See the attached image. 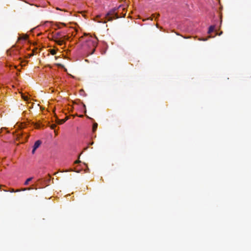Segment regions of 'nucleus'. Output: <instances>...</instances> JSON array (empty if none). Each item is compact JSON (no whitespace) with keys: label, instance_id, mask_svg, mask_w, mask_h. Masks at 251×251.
Wrapping results in <instances>:
<instances>
[{"label":"nucleus","instance_id":"nucleus-10","mask_svg":"<svg viewBox=\"0 0 251 251\" xmlns=\"http://www.w3.org/2000/svg\"><path fill=\"white\" fill-rule=\"evenodd\" d=\"M97 127H98V124L97 123H95L93 124V131H95L96 130Z\"/></svg>","mask_w":251,"mask_h":251},{"label":"nucleus","instance_id":"nucleus-1","mask_svg":"<svg viewBox=\"0 0 251 251\" xmlns=\"http://www.w3.org/2000/svg\"><path fill=\"white\" fill-rule=\"evenodd\" d=\"M80 41L83 42L82 47L87 53L93 54L98 44V39L96 36L89 34H84L80 38Z\"/></svg>","mask_w":251,"mask_h":251},{"label":"nucleus","instance_id":"nucleus-4","mask_svg":"<svg viewBox=\"0 0 251 251\" xmlns=\"http://www.w3.org/2000/svg\"><path fill=\"white\" fill-rule=\"evenodd\" d=\"M105 19L103 21H100V22L105 23L107 21L112 20V18L110 16V13H108L104 17Z\"/></svg>","mask_w":251,"mask_h":251},{"label":"nucleus","instance_id":"nucleus-5","mask_svg":"<svg viewBox=\"0 0 251 251\" xmlns=\"http://www.w3.org/2000/svg\"><path fill=\"white\" fill-rule=\"evenodd\" d=\"M31 189H32L31 188H23V189H22L14 190L13 188H11L8 191H9V192H10L11 193L18 192H20V191H25V190H31Z\"/></svg>","mask_w":251,"mask_h":251},{"label":"nucleus","instance_id":"nucleus-17","mask_svg":"<svg viewBox=\"0 0 251 251\" xmlns=\"http://www.w3.org/2000/svg\"><path fill=\"white\" fill-rule=\"evenodd\" d=\"M221 34H222V32H221V33L219 34V35H220Z\"/></svg>","mask_w":251,"mask_h":251},{"label":"nucleus","instance_id":"nucleus-14","mask_svg":"<svg viewBox=\"0 0 251 251\" xmlns=\"http://www.w3.org/2000/svg\"><path fill=\"white\" fill-rule=\"evenodd\" d=\"M26 38H27V36H25L24 38V39L25 40V39H26Z\"/></svg>","mask_w":251,"mask_h":251},{"label":"nucleus","instance_id":"nucleus-3","mask_svg":"<svg viewBox=\"0 0 251 251\" xmlns=\"http://www.w3.org/2000/svg\"><path fill=\"white\" fill-rule=\"evenodd\" d=\"M41 144V142L40 140H37L35 142V143H34V146H33V150L32 151V153L33 154L34 153L35 151L36 150V149L37 148H39V147L40 146Z\"/></svg>","mask_w":251,"mask_h":251},{"label":"nucleus","instance_id":"nucleus-7","mask_svg":"<svg viewBox=\"0 0 251 251\" xmlns=\"http://www.w3.org/2000/svg\"><path fill=\"white\" fill-rule=\"evenodd\" d=\"M214 29H215V25H210L208 28V34L211 33L214 30Z\"/></svg>","mask_w":251,"mask_h":251},{"label":"nucleus","instance_id":"nucleus-11","mask_svg":"<svg viewBox=\"0 0 251 251\" xmlns=\"http://www.w3.org/2000/svg\"><path fill=\"white\" fill-rule=\"evenodd\" d=\"M22 133L21 131L20 132H18L17 133V134L16 135V136H17L16 138H17V139H20V138L21 137V136H22Z\"/></svg>","mask_w":251,"mask_h":251},{"label":"nucleus","instance_id":"nucleus-2","mask_svg":"<svg viewBox=\"0 0 251 251\" xmlns=\"http://www.w3.org/2000/svg\"><path fill=\"white\" fill-rule=\"evenodd\" d=\"M52 39L58 45L62 46L69 39V37L63 32L55 31L52 34Z\"/></svg>","mask_w":251,"mask_h":251},{"label":"nucleus","instance_id":"nucleus-8","mask_svg":"<svg viewBox=\"0 0 251 251\" xmlns=\"http://www.w3.org/2000/svg\"><path fill=\"white\" fill-rule=\"evenodd\" d=\"M32 177H29L27 178L26 181L24 183V185H27L28 184L29 182L32 180Z\"/></svg>","mask_w":251,"mask_h":251},{"label":"nucleus","instance_id":"nucleus-13","mask_svg":"<svg viewBox=\"0 0 251 251\" xmlns=\"http://www.w3.org/2000/svg\"><path fill=\"white\" fill-rule=\"evenodd\" d=\"M66 121V120H62V122H61V123H60V124H62V123H63L65 122V121Z\"/></svg>","mask_w":251,"mask_h":251},{"label":"nucleus","instance_id":"nucleus-6","mask_svg":"<svg viewBox=\"0 0 251 251\" xmlns=\"http://www.w3.org/2000/svg\"><path fill=\"white\" fill-rule=\"evenodd\" d=\"M153 19H154L155 22H156L155 25L157 26V22H156L157 17H156L154 14L152 15L151 17H150L148 18L147 19V20H150L152 21V20Z\"/></svg>","mask_w":251,"mask_h":251},{"label":"nucleus","instance_id":"nucleus-16","mask_svg":"<svg viewBox=\"0 0 251 251\" xmlns=\"http://www.w3.org/2000/svg\"><path fill=\"white\" fill-rule=\"evenodd\" d=\"M24 99H25V100H27L26 98H25V97H24Z\"/></svg>","mask_w":251,"mask_h":251},{"label":"nucleus","instance_id":"nucleus-12","mask_svg":"<svg viewBox=\"0 0 251 251\" xmlns=\"http://www.w3.org/2000/svg\"><path fill=\"white\" fill-rule=\"evenodd\" d=\"M199 40L201 41H205L207 40V38H201V39H200Z\"/></svg>","mask_w":251,"mask_h":251},{"label":"nucleus","instance_id":"nucleus-15","mask_svg":"<svg viewBox=\"0 0 251 251\" xmlns=\"http://www.w3.org/2000/svg\"><path fill=\"white\" fill-rule=\"evenodd\" d=\"M54 126H55V125H53L52 126V128H54Z\"/></svg>","mask_w":251,"mask_h":251},{"label":"nucleus","instance_id":"nucleus-9","mask_svg":"<svg viewBox=\"0 0 251 251\" xmlns=\"http://www.w3.org/2000/svg\"><path fill=\"white\" fill-rule=\"evenodd\" d=\"M50 52L52 55H55L56 53V50L54 49H50Z\"/></svg>","mask_w":251,"mask_h":251}]
</instances>
